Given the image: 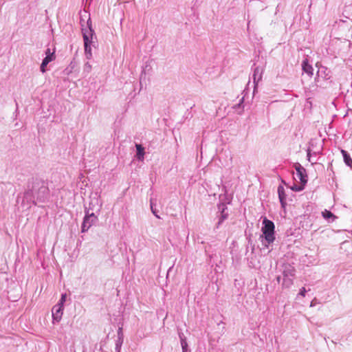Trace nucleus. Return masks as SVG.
Listing matches in <instances>:
<instances>
[{"mask_svg":"<svg viewBox=\"0 0 352 352\" xmlns=\"http://www.w3.org/2000/svg\"><path fill=\"white\" fill-rule=\"evenodd\" d=\"M49 195V189L45 182L41 179H35L31 188L24 193L22 204H26L27 207L31 204H36L37 201L44 202Z\"/></svg>","mask_w":352,"mask_h":352,"instance_id":"nucleus-1","label":"nucleus"},{"mask_svg":"<svg viewBox=\"0 0 352 352\" xmlns=\"http://www.w3.org/2000/svg\"><path fill=\"white\" fill-rule=\"evenodd\" d=\"M82 33L84 41L85 55L86 59L89 60L92 58V47H95L97 43V38L94 30L91 27V19L87 21V26L82 28Z\"/></svg>","mask_w":352,"mask_h":352,"instance_id":"nucleus-2","label":"nucleus"},{"mask_svg":"<svg viewBox=\"0 0 352 352\" xmlns=\"http://www.w3.org/2000/svg\"><path fill=\"white\" fill-rule=\"evenodd\" d=\"M274 228V224L272 221L267 218H264L263 221L262 232L265 238V242H263V244L266 247H267L270 243H272L275 240Z\"/></svg>","mask_w":352,"mask_h":352,"instance_id":"nucleus-3","label":"nucleus"},{"mask_svg":"<svg viewBox=\"0 0 352 352\" xmlns=\"http://www.w3.org/2000/svg\"><path fill=\"white\" fill-rule=\"evenodd\" d=\"M97 221L98 217L94 213L91 212L89 214V212H87L82 223L81 232H87Z\"/></svg>","mask_w":352,"mask_h":352,"instance_id":"nucleus-4","label":"nucleus"},{"mask_svg":"<svg viewBox=\"0 0 352 352\" xmlns=\"http://www.w3.org/2000/svg\"><path fill=\"white\" fill-rule=\"evenodd\" d=\"M295 169L296 171V177L302 184H306L307 182V175L305 168L299 163L295 164Z\"/></svg>","mask_w":352,"mask_h":352,"instance_id":"nucleus-5","label":"nucleus"},{"mask_svg":"<svg viewBox=\"0 0 352 352\" xmlns=\"http://www.w3.org/2000/svg\"><path fill=\"white\" fill-rule=\"evenodd\" d=\"M63 308L64 306L57 305L52 307V312L54 323L59 322L60 321L63 314Z\"/></svg>","mask_w":352,"mask_h":352,"instance_id":"nucleus-6","label":"nucleus"},{"mask_svg":"<svg viewBox=\"0 0 352 352\" xmlns=\"http://www.w3.org/2000/svg\"><path fill=\"white\" fill-rule=\"evenodd\" d=\"M263 75V69L259 67H256L254 69L252 74V79L254 85L256 86L258 82L261 80Z\"/></svg>","mask_w":352,"mask_h":352,"instance_id":"nucleus-7","label":"nucleus"},{"mask_svg":"<svg viewBox=\"0 0 352 352\" xmlns=\"http://www.w3.org/2000/svg\"><path fill=\"white\" fill-rule=\"evenodd\" d=\"M277 191H278V198H279L280 204L283 208H285V206L286 205V202H285L286 194L285 192V188L283 186H279L278 187Z\"/></svg>","mask_w":352,"mask_h":352,"instance_id":"nucleus-8","label":"nucleus"},{"mask_svg":"<svg viewBox=\"0 0 352 352\" xmlns=\"http://www.w3.org/2000/svg\"><path fill=\"white\" fill-rule=\"evenodd\" d=\"M295 275V268L290 265H285L283 267L284 277H293Z\"/></svg>","mask_w":352,"mask_h":352,"instance_id":"nucleus-9","label":"nucleus"},{"mask_svg":"<svg viewBox=\"0 0 352 352\" xmlns=\"http://www.w3.org/2000/svg\"><path fill=\"white\" fill-rule=\"evenodd\" d=\"M302 68L304 72L311 76L314 74V68L309 64L307 59H305L302 63Z\"/></svg>","mask_w":352,"mask_h":352,"instance_id":"nucleus-10","label":"nucleus"},{"mask_svg":"<svg viewBox=\"0 0 352 352\" xmlns=\"http://www.w3.org/2000/svg\"><path fill=\"white\" fill-rule=\"evenodd\" d=\"M219 209L221 210V214L219 218L218 223L217 224V228H219L221 224L225 221V219L228 217V214H226L225 209L226 208V206L224 204H222L219 206Z\"/></svg>","mask_w":352,"mask_h":352,"instance_id":"nucleus-11","label":"nucleus"},{"mask_svg":"<svg viewBox=\"0 0 352 352\" xmlns=\"http://www.w3.org/2000/svg\"><path fill=\"white\" fill-rule=\"evenodd\" d=\"M346 24V28L349 30L352 28V20L349 19L348 17H346V20L340 19L339 21H336V23L338 24L339 28L343 27L344 23Z\"/></svg>","mask_w":352,"mask_h":352,"instance_id":"nucleus-12","label":"nucleus"},{"mask_svg":"<svg viewBox=\"0 0 352 352\" xmlns=\"http://www.w3.org/2000/svg\"><path fill=\"white\" fill-rule=\"evenodd\" d=\"M341 153L342 154L344 161L346 165L349 167H352V159L351 158L348 153L344 150H342Z\"/></svg>","mask_w":352,"mask_h":352,"instance_id":"nucleus-13","label":"nucleus"},{"mask_svg":"<svg viewBox=\"0 0 352 352\" xmlns=\"http://www.w3.org/2000/svg\"><path fill=\"white\" fill-rule=\"evenodd\" d=\"M91 64L89 61H87L83 65L82 74L85 75V76H87L91 72Z\"/></svg>","mask_w":352,"mask_h":352,"instance_id":"nucleus-14","label":"nucleus"},{"mask_svg":"<svg viewBox=\"0 0 352 352\" xmlns=\"http://www.w3.org/2000/svg\"><path fill=\"white\" fill-rule=\"evenodd\" d=\"M137 156L140 160L144 159V148L140 144H136Z\"/></svg>","mask_w":352,"mask_h":352,"instance_id":"nucleus-15","label":"nucleus"},{"mask_svg":"<svg viewBox=\"0 0 352 352\" xmlns=\"http://www.w3.org/2000/svg\"><path fill=\"white\" fill-rule=\"evenodd\" d=\"M293 285L292 277H284L282 286L285 288H289Z\"/></svg>","mask_w":352,"mask_h":352,"instance_id":"nucleus-16","label":"nucleus"},{"mask_svg":"<svg viewBox=\"0 0 352 352\" xmlns=\"http://www.w3.org/2000/svg\"><path fill=\"white\" fill-rule=\"evenodd\" d=\"M322 215L324 217V219H329L330 218H332L333 219L332 221H333L334 219L336 218L334 214L331 211L327 210H324L322 212Z\"/></svg>","mask_w":352,"mask_h":352,"instance_id":"nucleus-17","label":"nucleus"},{"mask_svg":"<svg viewBox=\"0 0 352 352\" xmlns=\"http://www.w3.org/2000/svg\"><path fill=\"white\" fill-rule=\"evenodd\" d=\"M54 54H50V55H47L44 58L42 63L44 65H47L51 61H52L54 59Z\"/></svg>","mask_w":352,"mask_h":352,"instance_id":"nucleus-18","label":"nucleus"},{"mask_svg":"<svg viewBox=\"0 0 352 352\" xmlns=\"http://www.w3.org/2000/svg\"><path fill=\"white\" fill-rule=\"evenodd\" d=\"M305 184H301L300 185L294 184L290 187V188L295 192L302 191L305 188Z\"/></svg>","mask_w":352,"mask_h":352,"instance_id":"nucleus-19","label":"nucleus"},{"mask_svg":"<svg viewBox=\"0 0 352 352\" xmlns=\"http://www.w3.org/2000/svg\"><path fill=\"white\" fill-rule=\"evenodd\" d=\"M181 346H182V352H187L188 351V344H187V342L186 340V338H182V340H181Z\"/></svg>","mask_w":352,"mask_h":352,"instance_id":"nucleus-20","label":"nucleus"},{"mask_svg":"<svg viewBox=\"0 0 352 352\" xmlns=\"http://www.w3.org/2000/svg\"><path fill=\"white\" fill-rule=\"evenodd\" d=\"M66 294H63L61 295V297H60V299L59 300V302H58V304H56L57 305H62L63 306L65 300H66Z\"/></svg>","mask_w":352,"mask_h":352,"instance_id":"nucleus-21","label":"nucleus"},{"mask_svg":"<svg viewBox=\"0 0 352 352\" xmlns=\"http://www.w3.org/2000/svg\"><path fill=\"white\" fill-rule=\"evenodd\" d=\"M150 205H151V211H152V213L157 218V219H160V217L157 214V211L155 209H154L153 208V201L152 200H151V203H150Z\"/></svg>","mask_w":352,"mask_h":352,"instance_id":"nucleus-22","label":"nucleus"},{"mask_svg":"<svg viewBox=\"0 0 352 352\" xmlns=\"http://www.w3.org/2000/svg\"><path fill=\"white\" fill-rule=\"evenodd\" d=\"M307 292V290L305 289V287H302L300 290V292H299V295L302 296V297H305V294Z\"/></svg>","mask_w":352,"mask_h":352,"instance_id":"nucleus-23","label":"nucleus"},{"mask_svg":"<svg viewBox=\"0 0 352 352\" xmlns=\"http://www.w3.org/2000/svg\"><path fill=\"white\" fill-rule=\"evenodd\" d=\"M46 67H47V65H44L43 63H41V72L42 73H45L46 72V69H45Z\"/></svg>","mask_w":352,"mask_h":352,"instance_id":"nucleus-24","label":"nucleus"},{"mask_svg":"<svg viewBox=\"0 0 352 352\" xmlns=\"http://www.w3.org/2000/svg\"><path fill=\"white\" fill-rule=\"evenodd\" d=\"M45 54H46V56H47V55H50V54H54V52H52L50 51V49H49V48H48V49H47V50H46V51H45Z\"/></svg>","mask_w":352,"mask_h":352,"instance_id":"nucleus-25","label":"nucleus"},{"mask_svg":"<svg viewBox=\"0 0 352 352\" xmlns=\"http://www.w3.org/2000/svg\"><path fill=\"white\" fill-rule=\"evenodd\" d=\"M243 102V98H242L240 100V101H239V104H237V107H240L242 105Z\"/></svg>","mask_w":352,"mask_h":352,"instance_id":"nucleus-26","label":"nucleus"},{"mask_svg":"<svg viewBox=\"0 0 352 352\" xmlns=\"http://www.w3.org/2000/svg\"><path fill=\"white\" fill-rule=\"evenodd\" d=\"M179 336L180 338V341L182 340V338H186L183 333H179Z\"/></svg>","mask_w":352,"mask_h":352,"instance_id":"nucleus-27","label":"nucleus"},{"mask_svg":"<svg viewBox=\"0 0 352 352\" xmlns=\"http://www.w3.org/2000/svg\"><path fill=\"white\" fill-rule=\"evenodd\" d=\"M280 276H278V277H277V280H278V282H279V281H280Z\"/></svg>","mask_w":352,"mask_h":352,"instance_id":"nucleus-28","label":"nucleus"}]
</instances>
